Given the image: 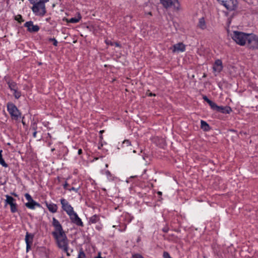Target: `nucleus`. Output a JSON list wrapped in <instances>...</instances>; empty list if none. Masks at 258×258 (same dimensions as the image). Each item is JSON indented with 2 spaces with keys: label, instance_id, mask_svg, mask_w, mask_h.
<instances>
[{
  "label": "nucleus",
  "instance_id": "f257e3e1",
  "mask_svg": "<svg viewBox=\"0 0 258 258\" xmlns=\"http://www.w3.org/2000/svg\"><path fill=\"white\" fill-rule=\"evenodd\" d=\"M52 235L54 238L58 248L63 251H67V249H69V240L64 232L58 233L52 232Z\"/></svg>",
  "mask_w": 258,
  "mask_h": 258
},
{
  "label": "nucleus",
  "instance_id": "f03ea898",
  "mask_svg": "<svg viewBox=\"0 0 258 258\" xmlns=\"http://www.w3.org/2000/svg\"><path fill=\"white\" fill-rule=\"evenodd\" d=\"M30 4L33 5L32 10L37 16H44L46 13L45 3L48 0H29Z\"/></svg>",
  "mask_w": 258,
  "mask_h": 258
},
{
  "label": "nucleus",
  "instance_id": "7ed1b4c3",
  "mask_svg": "<svg viewBox=\"0 0 258 258\" xmlns=\"http://www.w3.org/2000/svg\"><path fill=\"white\" fill-rule=\"evenodd\" d=\"M249 36V34H246L239 31H234L232 38L236 43L243 46L247 44Z\"/></svg>",
  "mask_w": 258,
  "mask_h": 258
},
{
  "label": "nucleus",
  "instance_id": "20e7f679",
  "mask_svg": "<svg viewBox=\"0 0 258 258\" xmlns=\"http://www.w3.org/2000/svg\"><path fill=\"white\" fill-rule=\"evenodd\" d=\"M7 109L12 119L17 120L20 117L21 113L16 106L12 102H8Z\"/></svg>",
  "mask_w": 258,
  "mask_h": 258
},
{
  "label": "nucleus",
  "instance_id": "39448f33",
  "mask_svg": "<svg viewBox=\"0 0 258 258\" xmlns=\"http://www.w3.org/2000/svg\"><path fill=\"white\" fill-rule=\"evenodd\" d=\"M246 45L249 49H258V36L253 34H249Z\"/></svg>",
  "mask_w": 258,
  "mask_h": 258
},
{
  "label": "nucleus",
  "instance_id": "423d86ee",
  "mask_svg": "<svg viewBox=\"0 0 258 258\" xmlns=\"http://www.w3.org/2000/svg\"><path fill=\"white\" fill-rule=\"evenodd\" d=\"M237 0H226V1L222 4V5L228 11H232L237 8Z\"/></svg>",
  "mask_w": 258,
  "mask_h": 258
},
{
  "label": "nucleus",
  "instance_id": "0eeeda50",
  "mask_svg": "<svg viewBox=\"0 0 258 258\" xmlns=\"http://www.w3.org/2000/svg\"><path fill=\"white\" fill-rule=\"evenodd\" d=\"M60 203L62 209L68 215L74 211L73 208L66 199L63 198L61 199Z\"/></svg>",
  "mask_w": 258,
  "mask_h": 258
},
{
  "label": "nucleus",
  "instance_id": "6e6552de",
  "mask_svg": "<svg viewBox=\"0 0 258 258\" xmlns=\"http://www.w3.org/2000/svg\"><path fill=\"white\" fill-rule=\"evenodd\" d=\"M214 110H216L222 113L229 114L232 111V109L230 106H218L216 103L212 108Z\"/></svg>",
  "mask_w": 258,
  "mask_h": 258
},
{
  "label": "nucleus",
  "instance_id": "1a4fd4ad",
  "mask_svg": "<svg viewBox=\"0 0 258 258\" xmlns=\"http://www.w3.org/2000/svg\"><path fill=\"white\" fill-rule=\"evenodd\" d=\"M71 222L77 226H84L83 223L81 219L79 217L78 215L74 211L69 215Z\"/></svg>",
  "mask_w": 258,
  "mask_h": 258
},
{
  "label": "nucleus",
  "instance_id": "9d476101",
  "mask_svg": "<svg viewBox=\"0 0 258 258\" xmlns=\"http://www.w3.org/2000/svg\"><path fill=\"white\" fill-rule=\"evenodd\" d=\"M24 26L27 28V31L30 33L37 32L40 29L39 26L37 25H34L33 22L31 21L26 22Z\"/></svg>",
  "mask_w": 258,
  "mask_h": 258
},
{
  "label": "nucleus",
  "instance_id": "9b49d317",
  "mask_svg": "<svg viewBox=\"0 0 258 258\" xmlns=\"http://www.w3.org/2000/svg\"><path fill=\"white\" fill-rule=\"evenodd\" d=\"M163 6L168 8L171 6H174V8H178L179 2L178 0H160Z\"/></svg>",
  "mask_w": 258,
  "mask_h": 258
},
{
  "label": "nucleus",
  "instance_id": "f8f14e48",
  "mask_svg": "<svg viewBox=\"0 0 258 258\" xmlns=\"http://www.w3.org/2000/svg\"><path fill=\"white\" fill-rule=\"evenodd\" d=\"M34 234L26 232L25 236V242L26 243V251L28 252L31 248L33 242Z\"/></svg>",
  "mask_w": 258,
  "mask_h": 258
},
{
  "label": "nucleus",
  "instance_id": "ddd939ff",
  "mask_svg": "<svg viewBox=\"0 0 258 258\" xmlns=\"http://www.w3.org/2000/svg\"><path fill=\"white\" fill-rule=\"evenodd\" d=\"M4 80L11 91H14L18 89L16 83L12 80L9 77H5Z\"/></svg>",
  "mask_w": 258,
  "mask_h": 258
},
{
  "label": "nucleus",
  "instance_id": "4468645a",
  "mask_svg": "<svg viewBox=\"0 0 258 258\" xmlns=\"http://www.w3.org/2000/svg\"><path fill=\"white\" fill-rule=\"evenodd\" d=\"M52 225L55 228V231L53 232H55L57 233L64 232L62 227L59 222L54 217L52 218Z\"/></svg>",
  "mask_w": 258,
  "mask_h": 258
},
{
  "label": "nucleus",
  "instance_id": "2eb2a0df",
  "mask_svg": "<svg viewBox=\"0 0 258 258\" xmlns=\"http://www.w3.org/2000/svg\"><path fill=\"white\" fill-rule=\"evenodd\" d=\"M213 69L214 71L220 73L223 69L222 60L220 59H217L213 64Z\"/></svg>",
  "mask_w": 258,
  "mask_h": 258
},
{
  "label": "nucleus",
  "instance_id": "dca6fc26",
  "mask_svg": "<svg viewBox=\"0 0 258 258\" xmlns=\"http://www.w3.org/2000/svg\"><path fill=\"white\" fill-rule=\"evenodd\" d=\"M185 45L182 43H178L173 45L172 51L173 52L175 51L183 52L185 51Z\"/></svg>",
  "mask_w": 258,
  "mask_h": 258
},
{
  "label": "nucleus",
  "instance_id": "f3484780",
  "mask_svg": "<svg viewBox=\"0 0 258 258\" xmlns=\"http://www.w3.org/2000/svg\"><path fill=\"white\" fill-rule=\"evenodd\" d=\"M25 206L31 209H35V206L40 207L41 206L40 204L36 202L34 200H32L30 202H28V203L25 204Z\"/></svg>",
  "mask_w": 258,
  "mask_h": 258
},
{
  "label": "nucleus",
  "instance_id": "a211bd4d",
  "mask_svg": "<svg viewBox=\"0 0 258 258\" xmlns=\"http://www.w3.org/2000/svg\"><path fill=\"white\" fill-rule=\"evenodd\" d=\"M46 206L50 212L53 213L57 212V206L56 204L46 203Z\"/></svg>",
  "mask_w": 258,
  "mask_h": 258
},
{
  "label": "nucleus",
  "instance_id": "6ab92c4d",
  "mask_svg": "<svg viewBox=\"0 0 258 258\" xmlns=\"http://www.w3.org/2000/svg\"><path fill=\"white\" fill-rule=\"evenodd\" d=\"M198 27L202 30H204L206 28V24L204 18L202 17L199 19Z\"/></svg>",
  "mask_w": 258,
  "mask_h": 258
},
{
  "label": "nucleus",
  "instance_id": "aec40b11",
  "mask_svg": "<svg viewBox=\"0 0 258 258\" xmlns=\"http://www.w3.org/2000/svg\"><path fill=\"white\" fill-rule=\"evenodd\" d=\"M81 16L80 14L78 15L77 17L72 18L71 19H66V21L68 23H76L79 22L81 19Z\"/></svg>",
  "mask_w": 258,
  "mask_h": 258
},
{
  "label": "nucleus",
  "instance_id": "412c9836",
  "mask_svg": "<svg viewBox=\"0 0 258 258\" xmlns=\"http://www.w3.org/2000/svg\"><path fill=\"white\" fill-rule=\"evenodd\" d=\"M201 127L204 131H208L210 130V125L204 120H201Z\"/></svg>",
  "mask_w": 258,
  "mask_h": 258
},
{
  "label": "nucleus",
  "instance_id": "4be33fe9",
  "mask_svg": "<svg viewBox=\"0 0 258 258\" xmlns=\"http://www.w3.org/2000/svg\"><path fill=\"white\" fill-rule=\"evenodd\" d=\"M100 220L99 216L97 215H94L89 218V224H95L99 221Z\"/></svg>",
  "mask_w": 258,
  "mask_h": 258
},
{
  "label": "nucleus",
  "instance_id": "5701e85b",
  "mask_svg": "<svg viewBox=\"0 0 258 258\" xmlns=\"http://www.w3.org/2000/svg\"><path fill=\"white\" fill-rule=\"evenodd\" d=\"M6 200H5V203L6 204H8L10 206L15 203L16 200L14 199L12 197L10 196L9 195H6Z\"/></svg>",
  "mask_w": 258,
  "mask_h": 258
},
{
  "label": "nucleus",
  "instance_id": "b1692460",
  "mask_svg": "<svg viewBox=\"0 0 258 258\" xmlns=\"http://www.w3.org/2000/svg\"><path fill=\"white\" fill-rule=\"evenodd\" d=\"M2 152L3 151L2 150H0V164L2 165L4 167H8V164L6 163V162L5 161L4 159L3 158Z\"/></svg>",
  "mask_w": 258,
  "mask_h": 258
},
{
  "label": "nucleus",
  "instance_id": "393cba45",
  "mask_svg": "<svg viewBox=\"0 0 258 258\" xmlns=\"http://www.w3.org/2000/svg\"><path fill=\"white\" fill-rule=\"evenodd\" d=\"M203 99L204 101L207 102L210 106L211 108H212L215 103L210 100L206 95L203 96Z\"/></svg>",
  "mask_w": 258,
  "mask_h": 258
},
{
  "label": "nucleus",
  "instance_id": "a878e982",
  "mask_svg": "<svg viewBox=\"0 0 258 258\" xmlns=\"http://www.w3.org/2000/svg\"><path fill=\"white\" fill-rule=\"evenodd\" d=\"M13 91L15 98L17 99H19L21 96V92L18 91V89Z\"/></svg>",
  "mask_w": 258,
  "mask_h": 258
},
{
  "label": "nucleus",
  "instance_id": "bb28decb",
  "mask_svg": "<svg viewBox=\"0 0 258 258\" xmlns=\"http://www.w3.org/2000/svg\"><path fill=\"white\" fill-rule=\"evenodd\" d=\"M106 43L107 44L110 45L111 46L115 45L116 47L120 46V44L117 42H112L111 41L108 40L106 41Z\"/></svg>",
  "mask_w": 258,
  "mask_h": 258
},
{
  "label": "nucleus",
  "instance_id": "cd10ccee",
  "mask_svg": "<svg viewBox=\"0 0 258 258\" xmlns=\"http://www.w3.org/2000/svg\"><path fill=\"white\" fill-rule=\"evenodd\" d=\"M11 211L12 213H15L17 211V205L16 203H14L11 205Z\"/></svg>",
  "mask_w": 258,
  "mask_h": 258
},
{
  "label": "nucleus",
  "instance_id": "c85d7f7f",
  "mask_svg": "<svg viewBox=\"0 0 258 258\" xmlns=\"http://www.w3.org/2000/svg\"><path fill=\"white\" fill-rule=\"evenodd\" d=\"M86 256L85 253L82 249H81L79 251L77 258H85Z\"/></svg>",
  "mask_w": 258,
  "mask_h": 258
},
{
  "label": "nucleus",
  "instance_id": "c756f323",
  "mask_svg": "<svg viewBox=\"0 0 258 258\" xmlns=\"http://www.w3.org/2000/svg\"><path fill=\"white\" fill-rule=\"evenodd\" d=\"M15 20L18 21L19 23H21L22 22H23L24 20H23L22 17L21 15H18L16 16H15Z\"/></svg>",
  "mask_w": 258,
  "mask_h": 258
},
{
  "label": "nucleus",
  "instance_id": "7c9ffc66",
  "mask_svg": "<svg viewBox=\"0 0 258 258\" xmlns=\"http://www.w3.org/2000/svg\"><path fill=\"white\" fill-rule=\"evenodd\" d=\"M48 41L49 42H53V44L54 46H56L57 45L58 42H57V40L54 38H49L48 39Z\"/></svg>",
  "mask_w": 258,
  "mask_h": 258
},
{
  "label": "nucleus",
  "instance_id": "2f4dec72",
  "mask_svg": "<svg viewBox=\"0 0 258 258\" xmlns=\"http://www.w3.org/2000/svg\"><path fill=\"white\" fill-rule=\"evenodd\" d=\"M247 2L252 5H256L258 3V0H246Z\"/></svg>",
  "mask_w": 258,
  "mask_h": 258
},
{
  "label": "nucleus",
  "instance_id": "473e14b6",
  "mask_svg": "<svg viewBox=\"0 0 258 258\" xmlns=\"http://www.w3.org/2000/svg\"><path fill=\"white\" fill-rule=\"evenodd\" d=\"M31 129H32L34 132H37V124L35 122L33 123L31 125Z\"/></svg>",
  "mask_w": 258,
  "mask_h": 258
},
{
  "label": "nucleus",
  "instance_id": "72a5a7b5",
  "mask_svg": "<svg viewBox=\"0 0 258 258\" xmlns=\"http://www.w3.org/2000/svg\"><path fill=\"white\" fill-rule=\"evenodd\" d=\"M25 197L26 199L28 201V202H30L32 200H33L31 197V196L28 193L25 195Z\"/></svg>",
  "mask_w": 258,
  "mask_h": 258
},
{
  "label": "nucleus",
  "instance_id": "f704fd0d",
  "mask_svg": "<svg viewBox=\"0 0 258 258\" xmlns=\"http://www.w3.org/2000/svg\"><path fill=\"white\" fill-rule=\"evenodd\" d=\"M131 258H144V257L140 254L136 253L133 254Z\"/></svg>",
  "mask_w": 258,
  "mask_h": 258
},
{
  "label": "nucleus",
  "instance_id": "c9c22d12",
  "mask_svg": "<svg viewBox=\"0 0 258 258\" xmlns=\"http://www.w3.org/2000/svg\"><path fill=\"white\" fill-rule=\"evenodd\" d=\"M80 187L79 186L77 188H75L74 187H72L70 188H68V190H69V191H72V190H73V191H75L76 192H78L79 189H80Z\"/></svg>",
  "mask_w": 258,
  "mask_h": 258
},
{
  "label": "nucleus",
  "instance_id": "e433bc0d",
  "mask_svg": "<svg viewBox=\"0 0 258 258\" xmlns=\"http://www.w3.org/2000/svg\"><path fill=\"white\" fill-rule=\"evenodd\" d=\"M163 257H164V258H172V257L170 256V255H169V253H168V252H166V251H164V252H163Z\"/></svg>",
  "mask_w": 258,
  "mask_h": 258
},
{
  "label": "nucleus",
  "instance_id": "4c0bfd02",
  "mask_svg": "<svg viewBox=\"0 0 258 258\" xmlns=\"http://www.w3.org/2000/svg\"><path fill=\"white\" fill-rule=\"evenodd\" d=\"M123 144L124 145H126L127 146L131 145V142L129 140H124L123 142Z\"/></svg>",
  "mask_w": 258,
  "mask_h": 258
},
{
  "label": "nucleus",
  "instance_id": "58836bf2",
  "mask_svg": "<svg viewBox=\"0 0 258 258\" xmlns=\"http://www.w3.org/2000/svg\"><path fill=\"white\" fill-rule=\"evenodd\" d=\"M162 231L165 232V233H167L168 232V231H169V227L166 226L165 227H164L163 229H162Z\"/></svg>",
  "mask_w": 258,
  "mask_h": 258
},
{
  "label": "nucleus",
  "instance_id": "ea45409f",
  "mask_svg": "<svg viewBox=\"0 0 258 258\" xmlns=\"http://www.w3.org/2000/svg\"><path fill=\"white\" fill-rule=\"evenodd\" d=\"M105 174L108 176V177L111 176V174L109 170H106L105 171Z\"/></svg>",
  "mask_w": 258,
  "mask_h": 258
},
{
  "label": "nucleus",
  "instance_id": "a19ab883",
  "mask_svg": "<svg viewBox=\"0 0 258 258\" xmlns=\"http://www.w3.org/2000/svg\"><path fill=\"white\" fill-rule=\"evenodd\" d=\"M68 186H69V184L68 183V182L67 181H66L65 183L63 185V188L66 189H68V188H67V187Z\"/></svg>",
  "mask_w": 258,
  "mask_h": 258
},
{
  "label": "nucleus",
  "instance_id": "79ce46f5",
  "mask_svg": "<svg viewBox=\"0 0 258 258\" xmlns=\"http://www.w3.org/2000/svg\"><path fill=\"white\" fill-rule=\"evenodd\" d=\"M218 3L222 5V4L224 2L226 1V0H217Z\"/></svg>",
  "mask_w": 258,
  "mask_h": 258
},
{
  "label": "nucleus",
  "instance_id": "37998d69",
  "mask_svg": "<svg viewBox=\"0 0 258 258\" xmlns=\"http://www.w3.org/2000/svg\"><path fill=\"white\" fill-rule=\"evenodd\" d=\"M148 96H155V94L152 93H149L148 94Z\"/></svg>",
  "mask_w": 258,
  "mask_h": 258
},
{
  "label": "nucleus",
  "instance_id": "c03bdc74",
  "mask_svg": "<svg viewBox=\"0 0 258 258\" xmlns=\"http://www.w3.org/2000/svg\"><path fill=\"white\" fill-rule=\"evenodd\" d=\"M82 154V150L81 149H80L79 150H78V154L79 155H81Z\"/></svg>",
  "mask_w": 258,
  "mask_h": 258
},
{
  "label": "nucleus",
  "instance_id": "a18cd8bd",
  "mask_svg": "<svg viewBox=\"0 0 258 258\" xmlns=\"http://www.w3.org/2000/svg\"><path fill=\"white\" fill-rule=\"evenodd\" d=\"M36 134H37V132H33V137L36 138Z\"/></svg>",
  "mask_w": 258,
  "mask_h": 258
},
{
  "label": "nucleus",
  "instance_id": "49530a36",
  "mask_svg": "<svg viewBox=\"0 0 258 258\" xmlns=\"http://www.w3.org/2000/svg\"><path fill=\"white\" fill-rule=\"evenodd\" d=\"M95 258H105V257H101L100 255V253H99L98 255L97 256L95 257Z\"/></svg>",
  "mask_w": 258,
  "mask_h": 258
},
{
  "label": "nucleus",
  "instance_id": "de8ad7c7",
  "mask_svg": "<svg viewBox=\"0 0 258 258\" xmlns=\"http://www.w3.org/2000/svg\"><path fill=\"white\" fill-rule=\"evenodd\" d=\"M68 250H69V249H67V251H64V252L66 253V254H67V255L68 256H70V253L68 252Z\"/></svg>",
  "mask_w": 258,
  "mask_h": 258
},
{
  "label": "nucleus",
  "instance_id": "09e8293b",
  "mask_svg": "<svg viewBox=\"0 0 258 258\" xmlns=\"http://www.w3.org/2000/svg\"><path fill=\"white\" fill-rule=\"evenodd\" d=\"M157 194H158L159 196H161V195H162V192H161V191H158V192H157Z\"/></svg>",
  "mask_w": 258,
  "mask_h": 258
},
{
  "label": "nucleus",
  "instance_id": "8fccbe9b",
  "mask_svg": "<svg viewBox=\"0 0 258 258\" xmlns=\"http://www.w3.org/2000/svg\"><path fill=\"white\" fill-rule=\"evenodd\" d=\"M57 180H58V182H60V180H61V178H60V177H59V176H58V177H57Z\"/></svg>",
  "mask_w": 258,
  "mask_h": 258
},
{
  "label": "nucleus",
  "instance_id": "3c124183",
  "mask_svg": "<svg viewBox=\"0 0 258 258\" xmlns=\"http://www.w3.org/2000/svg\"><path fill=\"white\" fill-rule=\"evenodd\" d=\"M12 194L13 195H14V196H15V197H17V195L16 194H15V193H12Z\"/></svg>",
  "mask_w": 258,
  "mask_h": 258
},
{
  "label": "nucleus",
  "instance_id": "603ef678",
  "mask_svg": "<svg viewBox=\"0 0 258 258\" xmlns=\"http://www.w3.org/2000/svg\"><path fill=\"white\" fill-rule=\"evenodd\" d=\"M103 132H104V131H103V130H102V131H100V134H102Z\"/></svg>",
  "mask_w": 258,
  "mask_h": 258
},
{
  "label": "nucleus",
  "instance_id": "864d4df0",
  "mask_svg": "<svg viewBox=\"0 0 258 258\" xmlns=\"http://www.w3.org/2000/svg\"><path fill=\"white\" fill-rule=\"evenodd\" d=\"M96 228H97L98 230H100V229H101V228H100V227H96Z\"/></svg>",
  "mask_w": 258,
  "mask_h": 258
},
{
  "label": "nucleus",
  "instance_id": "5fc2aeb1",
  "mask_svg": "<svg viewBox=\"0 0 258 258\" xmlns=\"http://www.w3.org/2000/svg\"><path fill=\"white\" fill-rule=\"evenodd\" d=\"M100 137L102 139V135H101Z\"/></svg>",
  "mask_w": 258,
  "mask_h": 258
},
{
  "label": "nucleus",
  "instance_id": "6e6d98bb",
  "mask_svg": "<svg viewBox=\"0 0 258 258\" xmlns=\"http://www.w3.org/2000/svg\"><path fill=\"white\" fill-rule=\"evenodd\" d=\"M105 166H106V167H108V164H106L105 165Z\"/></svg>",
  "mask_w": 258,
  "mask_h": 258
},
{
  "label": "nucleus",
  "instance_id": "4d7b16f0",
  "mask_svg": "<svg viewBox=\"0 0 258 258\" xmlns=\"http://www.w3.org/2000/svg\"><path fill=\"white\" fill-rule=\"evenodd\" d=\"M133 152H134V153H136V151H135V150H133Z\"/></svg>",
  "mask_w": 258,
  "mask_h": 258
},
{
  "label": "nucleus",
  "instance_id": "13d9d810",
  "mask_svg": "<svg viewBox=\"0 0 258 258\" xmlns=\"http://www.w3.org/2000/svg\"><path fill=\"white\" fill-rule=\"evenodd\" d=\"M22 123H23V124H25V122L22 121Z\"/></svg>",
  "mask_w": 258,
  "mask_h": 258
},
{
  "label": "nucleus",
  "instance_id": "bf43d9fd",
  "mask_svg": "<svg viewBox=\"0 0 258 258\" xmlns=\"http://www.w3.org/2000/svg\"><path fill=\"white\" fill-rule=\"evenodd\" d=\"M61 258H63V257H61Z\"/></svg>",
  "mask_w": 258,
  "mask_h": 258
}]
</instances>
